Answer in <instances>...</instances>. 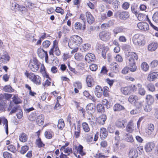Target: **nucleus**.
<instances>
[{
    "instance_id": "393cba45",
    "label": "nucleus",
    "mask_w": 158,
    "mask_h": 158,
    "mask_svg": "<svg viewBox=\"0 0 158 158\" xmlns=\"http://www.w3.org/2000/svg\"><path fill=\"white\" fill-rule=\"evenodd\" d=\"M40 71L44 77V79H45V78H47L49 77V75L47 73L46 71L45 68L43 64H41Z\"/></svg>"
},
{
    "instance_id": "7c9ffc66",
    "label": "nucleus",
    "mask_w": 158,
    "mask_h": 158,
    "mask_svg": "<svg viewBox=\"0 0 158 158\" xmlns=\"http://www.w3.org/2000/svg\"><path fill=\"white\" fill-rule=\"evenodd\" d=\"M2 123L3 125H5L4 128L6 134H8V121L5 118H2L1 119V123Z\"/></svg>"
},
{
    "instance_id": "680f3d73",
    "label": "nucleus",
    "mask_w": 158,
    "mask_h": 158,
    "mask_svg": "<svg viewBox=\"0 0 158 158\" xmlns=\"http://www.w3.org/2000/svg\"><path fill=\"white\" fill-rule=\"evenodd\" d=\"M146 16L143 14H139L138 16V20L140 21H143L145 20Z\"/></svg>"
},
{
    "instance_id": "423d86ee",
    "label": "nucleus",
    "mask_w": 158,
    "mask_h": 158,
    "mask_svg": "<svg viewBox=\"0 0 158 158\" xmlns=\"http://www.w3.org/2000/svg\"><path fill=\"white\" fill-rule=\"evenodd\" d=\"M110 32L106 31H103L99 33V36L101 40L103 41L109 40L110 38Z\"/></svg>"
},
{
    "instance_id": "dca6fc26",
    "label": "nucleus",
    "mask_w": 158,
    "mask_h": 158,
    "mask_svg": "<svg viewBox=\"0 0 158 158\" xmlns=\"http://www.w3.org/2000/svg\"><path fill=\"white\" fill-rule=\"evenodd\" d=\"M110 67V70L113 72L117 73L119 71V65L116 62L111 63Z\"/></svg>"
},
{
    "instance_id": "aec40b11",
    "label": "nucleus",
    "mask_w": 158,
    "mask_h": 158,
    "mask_svg": "<svg viewBox=\"0 0 158 158\" xmlns=\"http://www.w3.org/2000/svg\"><path fill=\"white\" fill-rule=\"evenodd\" d=\"M87 22L90 24H92L94 21V18L91 13L89 12H86Z\"/></svg>"
},
{
    "instance_id": "39448f33",
    "label": "nucleus",
    "mask_w": 158,
    "mask_h": 158,
    "mask_svg": "<svg viewBox=\"0 0 158 158\" xmlns=\"http://www.w3.org/2000/svg\"><path fill=\"white\" fill-rule=\"evenodd\" d=\"M96 49L99 53H102V56L104 59L106 58V53L109 49L107 47L105 46L103 44H98L96 45Z\"/></svg>"
},
{
    "instance_id": "4be33fe9",
    "label": "nucleus",
    "mask_w": 158,
    "mask_h": 158,
    "mask_svg": "<svg viewBox=\"0 0 158 158\" xmlns=\"http://www.w3.org/2000/svg\"><path fill=\"white\" fill-rule=\"evenodd\" d=\"M127 122L125 119H119L117 121L116 123V126L119 128H123L125 127V124Z\"/></svg>"
},
{
    "instance_id": "c756f323",
    "label": "nucleus",
    "mask_w": 158,
    "mask_h": 158,
    "mask_svg": "<svg viewBox=\"0 0 158 158\" xmlns=\"http://www.w3.org/2000/svg\"><path fill=\"white\" fill-rule=\"evenodd\" d=\"M138 100V97L135 95H131L128 98L129 102L131 104L135 103Z\"/></svg>"
},
{
    "instance_id": "f3484780",
    "label": "nucleus",
    "mask_w": 158,
    "mask_h": 158,
    "mask_svg": "<svg viewBox=\"0 0 158 158\" xmlns=\"http://www.w3.org/2000/svg\"><path fill=\"white\" fill-rule=\"evenodd\" d=\"M154 126L153 124H150L149 125L148 129L146 131V133L148 135L151 136L152 137H153L155 136L154 131Z\"/></svg>"
},
{
    "instance_id": "a211bd4d",
    "label": "nucleus",
    "mask_w": 158,
    "mask_h": 158,
    "mask_svg": "<svg viewBox=\"0 0 158 158\" xmlns=\"http://www.w3.org/2000/svg\"><path fill=\"white\" fill-rule=\"evenodd\" d=\"M155 144L153 142H149L147 143L145 147V149L147 152H150L154 148Z\"/></svg>"
},
{
    "instance_id": "9b49d317",
    "label": "nucleus",
    "mask_w": 158,
    "mask_h": 158,
    "mask_svg": "<svg viewBox=\"0 0 158 158\" xmlns=\"http://www.w3.org/2000/svg\"><path fill=\"white\" fill-rule=\"evenodd\" d=\"M128 156L130 158H136L138 156V151L136 148H132L130 149Z\"/></svg>"
},
{
    "instance_id": "338daca9",
    "label": "nucleus",
    "mask_w": 158,
    "mask_h": 158,
    "mask_svg": "<svg viewBox=\"0 0 158 158\" xmlns=\"http://www.w3.org/2000/svg\"><path fill=\"white\" fill-rule=\"evenodd\" d=\"M151 104H147L144 107V110L146 112L150 111L152 110V107L150 106Z\"/></svg>"
},
{
    "instance_id": "1a4fd4ad",
    "label": "nucleus",
    "mask_w": 158,
    "mask_h": 158,
    "mask_svg": "<svg viewBox=\"0 0 158 158\" xmlns=\"http://www.w3.org/2000/svg\"><path fill=\"white\" fill-rule=\"evenodd\" d=\"M10 57L7 52H5L0 55V62L4 64H6L10 60Z\"/></svg>"
},
{
    "instance_id": "a18cd8bd",
    "label": "nucleus",
    "mask_w": 158,
    "mask_h": 158,
    "mask_svg": "<svg viewBox=\"0 0 158 158\" xmlns=\"http://www.w3.org/2000/svg\"><path fill=\"white\" fill-rule=\"evenodd\" d=\"M84 95L87 98H88L89 99L92 100L94 102H95V99L94 97L91 95L89 92L87 91H85L83 92Z\"/></svg>"
},
{
    "instance_id": "79ce46f5",
    "label": "nucleus",
    "mask_w": 158,
    "mask_h": 158,
    "mask_svg": "<svg viewBox=\"0 0 158 158\" xmlns=\"http://www.w3.org/2000/svg\"><path fill=\"white\" fill-rule=\"evenodd\" d=\"M140 67L142 69L143 71L146 72L149 69V65L148 64L145 62H143L141 64Z\"/></svg>"
},
{
    "instance_id": "cd10ccee",
    "label": "nucleus",
    "mask_w": 158,
    "mask_h": 158,
    "mask_svg": "<svg viewBox=\"0 0 158 158\" xmlns=\"http://www.w3.org/2000/svg\"><path fill=\"white\" fill-rule=\"evenodd\" d=\"M137 86L138 87V93L141 96H144L146 93V90L144 88L142 87V85L140 84H138Z\"/></svg>"
},
{
    "instance_id": "2eb2a0df",
    "label": "nucleus",
    "mask_w": 158,
    "mask_h": 158,
    "mask_svg": "<svg viewBox=\"0 0 158 158\" xmlns=\"http://www.w3.org/2000/svg\"><path fill=\"white\" fill-rule=\"evenodd\" d=\"M103 92V90L102 87L99 85L96 86L94 91V93L95 95L98 98H101Z\"/></svg>"
},
{
    "instance_id": "603ef678",
    "label": "nucleus",
    "mask_w": 158,
    "mask_h": 158,
    "mask_svg": "<svg viewBox=\"0 0 158 158\" xmlns=\"http://www.w3.org/2000/svg\"><path fill=\"white\" fill-rule=\"evenodd\" d=\"M158 65V60H152L150 64V65L151 68L153 69L156 67Z\"/></svg>"
},
{
    "instance_id": "2f4dec72",
    "label": "nucleus",
    "mask_w": 158,
    "mask_h": 158,
    "mask_svg": "<svg viewBox=\"0 0 158 158\" xmlns=\"http://www.w3.org/2000/svg\"><path fill=\"white\" fill-rule=\"evenodd\" d=\"M124 106L120 104H115L113 107V109L114 111H118L124 109Z\"/></svg>"
},
{
    "instance_id": "5701e85b",
    "label": "nucleus",
    "mask_w": 158,
    "mask_h": 158,
    "mask_svg": "<svg viewBox=\"0 0 158 158\" xmlns=\"http://www.w3.org/2000/svg\"><path fill=\"white\" fill-rule=\"evenodd\" d=\"M95 59V55L92 53L87 54L85 57V60L88 63L94 61Z\"/></svg>"
},
{
    "instance_id": "ddd939ff",
    "label": "nucleus",
    "mask_w": 158,
    "mask_h": 158,
    "mask_svg": "<svg viewBox=\"0 0 158 158\" xmlns=\"http://www.w3.org/2000/svg\"><path fill=\"white\" fill-rule=\"evenodd\" d=\"M139 29L143 31H146L149 28L148 24L146 22H141L138 23L137 25Z\"/></svg>"
},
{
    "instance_id": "6ab92c4d",
    "label": "nucleus",
    "mask_w": 158,
    "mask_h": 158,
    "mask_svg": "<svg viewBox=\"0 0 158 158\" xmlns=\"http://www.w3.org/2000/svg\"><path fill=\"white\" fill-rule=\"evenodd\" d=\"M128 66L129 69L132 72H135L137 69V66L135 64V62H133L132 60H130L128 62Z\"/></svg>"
},
{
    "instance_id": "3c124183",
    "label": "nucleus",
    "mask_w": 158,
    "mask_h": 158,
    "mask_svg": "<svg viewBox=\"0 0 158 158\" xmlns=\"http://www.w3.org/2000/svg\"><path fill=\"white\" fill-rule=\"evenodd\" d=\"M95 106L92 103L88 104L86 107V110L93 112L94 111Z\"/></svg>"
},
{
    "instance_id": "a878e982",
    "label": "nucleus",
    "mask_w": 158,
    "mask_h": 158,
    "mask_svg": "<svg viewBox=\"0 0 158 158\" xmlns=\"http://www.w3.org/2000/svg\"><path fill=\"white\" fill-rule=\"evenodd\" d=\"M24 5L27 8L30 9H33L36 7L35 6V4L32 3L31 1L29 0H26L24 2Z\"/></svg>"
},
{
    "instance_id": "37998d69",
    "label": "nucleus",
    "mask_w": 158,
    "mask_h": 158,
    "mask_svg": "<svg viewBox=\"0 0 158 158\" xmlns=\"http://www.w3.org/2000/svg\"><path fill=\"white\" fill-rule=\"evenodd\" d=\"M146 87L149 91L153 92L155 90L154 85L152 83H149L146 86Z\"/></svg>"
},
{
    "instance_id": "052dcab7",
    "label": "nucleus",
    "mask_w": 158,
    "mask_h": 158,
    "mask_svg": "<svg viewBox=\"0 0 158 158\" xmlns=\"http://www.w3.org/2000/svg\"><path fill=\"white\" fill-rule=\"evenodd\" d=\"M36 116L35 113H32L29 117V119L31 121H34L36 119Z\"/></svg>"
},
{
    "instance_id": "13d9d810",
    "label": "nucleus",
    "mask_w": 158,
    "mask_h": 158,
    "mask_svg": "<svg viewBox=\"0 0 158 158\" xmlns=\"http://www.w3.org/2000/svg\"><path fill=\"white\" fill-rule=\"evenodd\" d=\"M20 109V107L19 106H14L10 112V114H12L15 113L16 112H18L19 110V109Z\"/></svg>"
},
{
    "instance_id": "f03ea898",
    "label": "nucleus",
    "mask_w": 158,
    "mask_h": 158,
    "mask_svg": "<svg viewBox=\"0 0 158 158\" xmlns=\"http://www.w3.org/2000/svg\"><path fill=\"white\" fill-rule=\"evenodd\" d=\"M133 43L136 46H142L145 44L144 37L140 34H137L133 36L132 38Z\"/></svg>"
},
{
    "instance_id": "4d7b16f0",
    "label": "nucleus",
    "mask_w": 158,
    "mask_h": 158,
    "mask_svg": "<svg viewBox=\"0 0 158 158\" xmlns=\"http://www.w3.org/2000/svg\"><path fill=\"white\" fill-rule=\"evenodd\" d=\"M29 149V147L27 145L22 146L20 151V153L22 154H24Z\"/></svg>"
},
{
    "instance_id": "f704fd0d",
    "label": "nucleus",
    "mask_w": 158,
    "mask_h": 158,
    "mask_svg": "<svg viewBox=\"0 0 158 158\" xmlns=\"http://www.w3.org/2000/svg\"><path fill=\"white\" fill-rule=\"evenodd\" d=\"M91 48V45L88 43H86L82 45L81 48L82 51L86 52L89 50Z\"/></svg>"
},
{
    "instance_id": "7ed1b4c3",
    "label": "nucleus",
    "mask_w": 158,
    "mask_h": 158,
    "mask_svg": "<svg viewBox=\"0 0 158 158\" xmlns=\"http://www.w3.org/2000/svg\"><path fill=\"white\" fill-rule=\"evenodd\" d=\"M25 74L34 84L37 85L41 84V78L39 76L31 72L29 73L27 71L25 72Z\"/></svg>"
},
{
    "instance_id": "f8f14e48",
    "label": "nucleus",
    "mask_w": 158,
    "mask_h": 158,
    "mask_svg": "<svg viewBox=\"0 0 158 158\" xmlns=\"http://www.w3.org/2000/svg\"><path fill=\"white\" fill-rule=\"evenodd\" d=\"M158 78V72H153L149 74L147 80L150 81H153Z\"/></svg>"
},
{
    "instance_id": "72a5a7b5",
    "label": "nucleus",
    "mask_w": 158,
    "mask_h": 158,
    "mask_svg": "<svg viewBox=\"0 0 158 158\" xmlns=\"http://www.w3.org/2000/svg\"><path fill=\"white\" fill-rule=\"evenodd\" d=\"M124 138L128 142L132 143L134 141L132 135L128 133H125L124 134Z\"/></svg>"
},
{
    "instance_id": "8fccbe9b",
    "label": "nucleus",
    "mask_w": 158,
    "mask_h": 158,
    "mask_svg": "<svg viewBox=\"0 0 158 158\" xmlns=\"http://www.w3.org/2000/svg\"><path fill=\"white\" fill-rule=\"evenodd\" d=\"M36 144L39 148L44 147L45 144L43 143L41 138L38 137V139L36 140Z\"/></svg>"
},
{
    "instance_id": "9d476101",
    "label": "nucleus",
    "mask_w": 158,
    "mask_h": 158,
    "mask_svg": "<svg viewBox=\"0 0 158 158\" xmlns=\"http://www.w3.org/2000/svg\"><path fill=\"white\" fill-rule=\"evenodd\" d=\"M126 55L129 57L128 61L132 60L133 62H135V60H137L138 59L137 54L134 52H129L126 53Z\"/></svg>"
},
{
    "instance_id": "de8ad7c7",
    "label": "nucleus",
    "mask_w": 158,
    "mask_h": 158,
    "mask_svg": "<svg viewBox=\"0 0 158 158\" xmlns=\"http://www.w3.org/2000/svg\"><path fill=\"white\" fill-rule=\"evenodd\" d=\"M43 117V115H41L39 116H38L36 120V122L37 124L40 126H41L43 124L44 121L43 119H42V117Z\"/></svg>"
},
{
    "instance_id": "4c0bfd02",
    "label": "nucleus",
    "mask_w": 158,
    "mask_h": 158,
    "mask_svg": "<svg viewBox=\"0 0 158 158\" xmlns=\"http://www.w3.org/2000/svg\"><path fill=\"white\" fill-rule=\"evenodd\" d=\"M157 48V44L155 43H152L148 45V49L151 51H155Z\"/></svg>"
},
{
    "instance_id": "b1692460",
    "label": "nucleus",
    "mask_w": 158,
    "mask_h": 158,
    "mask_svg": "<svg viewBox=\"0 0 158 158\" xmlns=\"http://www.w3.org/2000/svg\"><path fill=\"white\" fill-rule=\"evenodd\" d=\"M108 135L107 131L105 128L102 127L101 128L100 131V137L101 139H105Z\"/></svg>"
},
{
    "instance_id": "6e6552de",
    "label": "nucleus",
    "mask_w": 158,
    "mask_h": 158,
    "mask_svg": "<svg viewBox=\"0 0 158 158\" xmlns=\"http://www.w3.org/2000/svg\"><path fill=\"white\" fill-rule=\"evenodd\" d=\"M37 52L39 56L41 59L44 58L45 56V61L48 62V57L47 52L44 51L41 48H39L37 50Z\"/></svg>"
},
{
    "instance_id": "c03bdc74",
    "label": "nucleus",
    "mask_w": 158,
    "mask_h": 158,
    "mask_svg": "<svg viewBox=\"0 0 158 158\" xmlns=\"http://www.w3.org/2000/svg\"><path fill=\"white\" fill-rule=\"evenodd\" d=\"M13 102L15 104H18L22 102L21 99L18 97L14 95L12 98Z\"/></svg>"
},
{
    "instance_id": "c9c22d12",
    "label": "nucleus",
    "mask_w": 158,
    "mask_h": 158,
    "mask_svg": "<svg viewBox=\"0 0 158 158\" xmlns=\"http://www.w3.org/2000/svg\"><path fill=\"white\" fill-rule=\"evenodd\" d=\"M19 140L22 142H26L28 139V137L27 135L24 133H22L19 136Z\"/></svg>"
},
{
    "instance_id": "49530a36",
    "label": "nucleus",
    "mask_w": 158,
    "mask_h": 158,
    "mask_svg": "<svg viewBox=\"0 0 158 158\" xmlns=\"http://www.w3.org/2000/svg\"><path fill=\"white\" fill-rule=\"evenodd\" d=\"M58 128L61 130L64 126V123L63 119H60L59 120L57 124Z\"/></svg>"
},
{
    "instance_id": "0eeeda50",
    "label": "nucleus",
    "mask_w": 158,
    "mask_h": 158,
    "mask_svg": "<svg viewBox=\"0 0 158 158\" xmlns=\"http://www.w3.org/2000/svg\"><path fill=\"white\" fill-rule=\"evenodd\" d=\"M54 51L56 55L59 56L60 54L58 48V42L56 40L53 41L52 47L50 50V55H53Z\"/></svg>"
},
{
    "instance_id": "69168bd1",
    "label": "nucleus",
    "mask_w": 158,
    "mask_h": 158,
    "mask_svg": "<svg viewBox=\"0 0 158 158\" xmlns=\"http://www.w3.org/2000/svg\"><path fill=\"white\" fill-rule=\"evenodd\" d=\"M3 156L4 158H12V155L7 152H5L3 154Z\"/></svg>"
},
{
    "instance_id": "09e8293b",
    "label": "nucleus",
    "mask_w": 158,
    "mask_h": 158,
    "mask_svg": "<svg viewBox=\"0 0 158 158\" xmlns=\"http://www.w3.org/2000/svg\"><path fill=\"white\" fill-rule=\"evenodd\" d=\"M6 106V104L5 102L2 101L0 102V111L1 112L4 111Z\"/></svg>"
},
{
    "instance_id": "864d4df0",
    "label": "nucleus",
    "mask_w": 158,
    "mask_h": 158,
    "mask_svg": "<svg viewBox=\"0 0 158 158\" xmlns=\"http://www.w3.org/2000/svg\"><path fill=\"white\" fill-rule=\"evenodd\" d=\"M112 2L114 8L116 10L118 9L120 3V2L117 0H112Z\"/></svg>"
},
{
    "instance_id": "412c9836",
    "label": "nucleus",
    "mask_w": 158,
    "mask_h": 158,
    "mask_svg": "<svg viewBox=\"0 0 158 158\" xmlns=\"http://www.w3.org/2000/svg\"><path fill=\"white\" fill-rule=\"evenodd\" d=\"M106 119V116L105 114H102L98 118L97 121L100 125H103Z\"/></svg>"
},
{
    "instance_id": "5fc2aeb1",
    "label": "nucleus",
    "mask_w": 158,
    "mask_h": 158,
    "mask_svg": "<svg viewBox=\"0 0 158 158\" xmlns=\"http://www.w3.org/2000/svg\"><path fill=\"white\" fill-rule=\"evenodd\" d=\"M19 11L22 13L25 14L27 12L28 9L25 5L24 6H21L19 7Z\"/></svg>"
},
{
    "instance_id": "58836bf2",
    "label": "nucleus",
    "mask_w": 158,
    "mask_h": 158,
    "mask_svg": "<svg viewBox=\"0 0 158 158\" xmlns=\"http://www.w3.org/2000/svg\"><path fill=\"white\" fill-rule=\"evenodd\" d=\"M3 90L5 92L11 93L14 91V89H13L10 85H7L4 86L3 88Z\"/></svg>"
},
{
    "instance_id": "bf43d9fd",
    "label": "nucleus",
    "mask_w": 158,
    "mask_h": 158,
    "mask_svg": "<svg viewBox=\"0 0 158 158\" xmlns=\"http://www.w3.org/2000/svg\"><path fill=\"white\" fill-rule=\"evenodd\" d=\"M8 150L13 153L16 152V149L15 147L12 145H10L7 147Z\"/></svg>"
},
{
    "instance_id": "e433bc0d",
    "label": "nucleus",
    "mask_w": 158,
    "mask_h": 158,
    "mask_svg": "<svg viewBox=\"0 0 158 158\" xmlns=\"http://www.w3.org/2000/svg\"><path fill=\"white\" fill-rule=\"evenodd\" d=\"M93 79L90 75H88L86 78V82L88 87H91L93 83Z\"/></svg>"
},
{
    "instance_id": "20e7f679",
    "label": "nucleus",
    "mask_w": 158,
    "mask_h": 158,
    "mask_svg": "<svg viewBox=\"0 0 158 158\" xmlns=\"http://www.w3.org/2000/svg\"><path fill=\"white\" fill-rule=\"evenodd\" d=\"M41 64L35 58L30 61L29 67L30 69L34 72H37L39 69Z\"/></svg>"
},
{
    "instance_id": "6e6d98bb",
    "label": "nucleus",
    "mask_w": 158,
    "mask_h": 158,
    "mask_svg": "<svg viewBox=\"0 0 158 158\" xmlns=\"http://www.w3.org/2000/svg\"><path fill=\"white\" fill-rule=\"evenodd\" d=\"M82 126L83 129L85 131V132H88L89 131V128L87 123L85 122L83 123L82 124Z\"/></svg>"
},
{
    "instance_id": "f257e3e1",
    "label": "nucleus",
    "mask_w": 158,
    "mask_h": 158,
    "mask_svg": "<svg viewBox=\"0 0 158 158\" xmlns=\"http://www.w3.org/2000/svg\"><path fill=\"white\" fill-rule=\"evenodd\" d=\"M69 43V46L71 49H73L71 53H73L77 51L78 47L82 42V38L79 36L74 35L71 38Z\"/></svg>"
},
{
    "instance_id": "bb28decb",
    "label": "nucleus",
    "mask_w": 158,
    "mask_h": 158,
    "mask_svg": "<svg viewBox=\"0 0 158 158\" xmlns=\"http://www.w3.org/2000/svg\"><path fill=\"white\" fill-rule=\"evenodd\" d=\"M121 90L122 93L125 95H127L131 93V88L129 86L121 88Z\"/></svg>"
},
{
    "instance_id": "4468645a",
    "label": "nucleus",
    "mask_w": 158,
    "mask_h": 158,
    "mask_svg": "<svg viewBox=\"0 0 158 158\" xmlns=\"http://www.w3.org/2000/svg\"><path fill=\"white\" fill-rule=\"evenodd\" d=\"M134 128L135 126L132 120H130L126 126V131L129 133H131L134 131Z\"/></svg>"
},
{
    "instance_id": "a19ab883",
    "label": "nucleus",
    "mask_w": 158,
    "mask_h": 158,
    "mask_svg": "<svg viewBox=\"0 0 158 158\" xmlns=\"http://www.w3.org/2000/svg\"><path fill=\"white\" fill-rule=\"evenodd\" d=\"M96 109L98 112L103 113L105 110V109L103 105L101 104H98L96 106Z\"/></svg>"
},
{
    "instance_id": "ea45409f",
    "label": "nucleus",
    "mask_w": 158,
    "mask_h": 158,
    "mask_svg": "<svg viewBox=\"0 0 158 158\" xmlns=\"http://www.w3.org/2000/svg\"><path fill=\"white\" fill-rule=\"evenodd\" d=\"M20 5L16 2H14L12 3L11 6V9L15 11H17L19 10Z\"/></svg>"
},
{
    "instance_id": "774afa93",
    "label": "nucleus",
    "mask_w": 158,
    "mask_h": 158,
    "mask_svg": "<svg viewBox=\"0 0 158 158\" xmlns=\"http://www.w3.org/2000/svg\"><path fill=\"white\" fill-rule=\"evenodd\" d=\"M153 20L156 23H158V11L155 12L152 16Z\"/></svg>"
},
{
    "instance_id": "c85d7f7f",
    "label": "nucleus",
    "mask_w": 158,
    "mask_h": 158,
    "mask_svg": "<svg viewBox=\"0 0 158 158\" xmlns=\"http://www.w3.org/2000/svg\"><path fill=\"white\" fill-rule=\"evenodd\" d=\"M145 99L146 102L148 104H152L154 102V97L150 94L147 95L146 96Z\"/></svg>"
},
{
    "instance_id": "e2e57ef3",
    "label": "nucleus",
    "mask_w": 158,
    "mask_h": 158,
    "mask_svg": "<svg viewBox=\"0 0 158 158\" xmlns=\"http://www.w3.org/2000/svg\"><path fill=\"white\" fill-rule=\"evenodd\" d=\"M74 57L75 59L77 61L80 60L83 58L81 54L79 53H76Z\"/></svg>"
},
{
    "instance_id": "0e129e2a",
    "label": "nucleus",
    "mask_w": 158,
    "mask_h": 158,
    "mask_svg": "<svg viewBox=\"0 0 158 158\" xmlns=\"http://www.w3.org/2000/svg\"><path fill=\"white\" fill-rule=\"evenodd\" d=\"M18 113L16 114V116L19 119H21L23 116V113L21 109H19V110L17 112Z\"/></svg>"
},
{
    "instance_id": "473e14b6",
    "label": "nucleus",
    "mask_w": 158,
    "mask_h": 158,
    "mask_svg": "<svg viewBox=\"0 0 158 158\" xmlns=\"http://www.w3.org/2000/svg\"><path fill=\"white\" fill-rule=\"evenodd\" d=\"M119 15L120 19H125L128 18L129 16L128 12L126 11L120 12Z\"/></svg>"
}]
</instances>
